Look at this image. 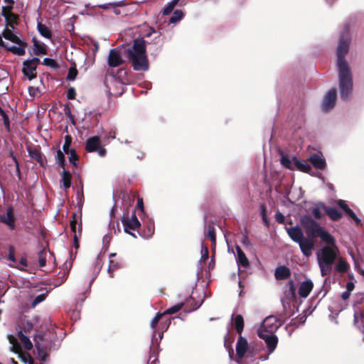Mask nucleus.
I'll return each mask as SVG.
<instances>
[{
    "label": "nucleus",
    "mask_w": 364,
    "mask_h": 364,
    "mask_svg": "<svg viewBox=\"0 0 364 364\" xmlns=\"http://www.w3.org/2000/svg\"><path fill=\"white\" fill-rule=\"evenodd\" d=\"M154 223L153 221L149 220L146 223V226H145L144 229L141 232H139V235L145 239H149V238L151 237V236L154 235Z\"/></svg>",
    "instance_id": "31"
},
{
    "label": "nucleus",
    "mask_w": 364,
    "mask_h": 364,
    "mask_svg": "<svg viewBox=\"0 0 364 364\" xmlns=\"http://www.w3.org/2000/svg\"><path fill=\"white\" fill-rule=\"evenodd\" d=\"M38 30L40 34L45 38H50L52 37L50 30L46 25L40 22L38 23Z\"/></svg>",
    "instance_id": "38"
},
{
    "label": "nucleus",
    "mask_w": 364,
    "mask_h": 364,
    "mask_svg": "<svg viewBox=\"0 0 364 364\" xmlns=\"http://www.w3.org/2000/svg\"><path fill=\"white\" fill-rule=\"evenodd\" d=\"M8 339L10 343L11 351L16 353L18 358L23 360V327L18 326L15 327V332L8 335Z\"/></svg>",
    "instance_id": "10"
},
{
    "label": "nucleus",
    "mask_w": 364,
    "mask_h": 364,
    "mask_svg": "<svg viewBox=\"0 0 364 364\" xmlns=\"http://www.w3.org/2000/svg\"><path fill=\"white\" fill-rule=\"evenodd\" d=\"M301 252L306 257H309L315 248L314 239L304 237L299 243Z\"/></svg>",
    "instance_id": "14"
},
{
    "label": "nucleus",
    "mask_w": 364,
    "mask_h": 364,
    "mask_svg": "<svg viewBox=\"0 0 364 364\" xmlns=\"http://www.w3.org/2000/svg\"><path fill=\"white\" fill-rule=\"evenodd\" d=\"M338 75L341 97L347 100L353 90V79L349 67L338 68Z\"/></svg>",
    "instance_id": "9"
},
{
    "label": "nucleus",
    "mask_w": 364,
    "mask_h": 364,
    "mask_svg": "<svg viewBox=\"0 0 364 364\" xmlns=\"http://www.w3.org/2000/svg\"><path fill=\"white\" fill-rule=\"evenodd\" d=\"M205 237L209 238L213 245L216 244V232L213 225L209 224L208 225V232L205 233Z\"/></svg>",
    "instance_id": "37"
},
{
    "label": "nucleus",
    "mask_w": 364,
    "mask_h": 364,
    "mask_svg": "<svg viewBox=\"0 0 364 364\" xmlns=\"http://www.w3.org/2000/svg\"><path fill=\"white\" fill-rule=\"evenodd\" d=\"M241 242H242V245L245 246L250 247L252 245L251 242L248 238V236L247 235H243V237H242V240Z\"/></svg>",
    "instance_id": "63"
},
{
    "label": "nucleus",
    "mask_w": 364,
    "mask_h": 364,
    "mask_svg": "<svg viewBox=\"0 0 364 364\" xmlns=\"http://www.w3.org/2000/svg\"><path fill=\"white\" fill-rule=\"evenodd\" d=\"M282 165L289 169H294L293 160L291 161L287 156H283L281 158Z\"/></svg>",
    "instance_id": "41"
},
{
    "label": "nucleus",
    "mask_w": 364,
    "mask_h": 364,
    "mask_svg": "<svg viewBox=\"0 0 364 364\" xmlns=\"http://www.w3.org/2000/svg\"><path fill=\"white\" fill-rule=\"evenodd\" d=\"M0 221L6 224L11 229L14 228V215L12 208H8L6 213L0 214Z\"/></svg>",
    "instance_id": "21"
},
{
    "label": "nucleus",
    "mask_w": 364,
    "mask_h": 364,
    "mask_svg": "<svg viewBox=\"0 0 364 364\" xmlns=\"http://www.w3.org/2000/svg\"><path fill=\"white\" fill-rule=\"evenodd\" d=\"M234 323L237 333L240 336L244 329V318L242 315L238 314L234 318Z\"/></svg>",
    "instance_id": "34"
},
{
    "label": "nucleus",
    "mask_w": 364,
    "mask_h": 364,
    "mask_svg": "<svg viewBox=\"0 0 364 364\" xmlns=\"http://www.w3.org/2000/svg\"><path fill=\"white\" fill-rule=\"evenodd\" d=\"M200 260L205 261L208 258V248L207 246L202 245Z\"/></svg>",
    "instance_id": "57"
},
{
    "label": "nucleus",
    "mask_w": 364,
    "mask_h": 364,
    "mask_svg": "<svg viewBox=\"0 0 364 364\" xmlns=\"http://www.w3.org/2000/svg\"><path fill=\"white\" fill-rule=\"evenodd\" d=\"M122 223L123 225L124 232L131 235L134 237H136V235L129 231V230H138L141 227V223L136 215L135 211L132 213L130 218L128 215H124L122 218Z\"/></svg>",
    "instance_id": "12"
},
{
    "label": "nucleus",
    "mask_w": 364,
    "mask_h": 364,
    "mask_svg": "<svg viewBox=\"0 0 364 364\" xmlns=\"http://www.w3.org/2000/svg\"><path fill=\"white\" fill-rule=\"evenodd\" d=\"M0 114L1 115L4 123L5 127L9 129V118L7 115L6 114L5 112L2 109V108L0 107Z\"/></svg>",
    "instance_id": "58"
},
{
    "label": "nucleus",
    "mask_w": 364,
    "mask_h": 364,
    "mask_svg": "<svg viewBox=\"0 0 364 364\" xmlns=\"http://www.w3.org/2000/svg\"><path fill=\"white\" fill-rule=\"evenodd\" d=\"M24 229L32 235H38L41 230V225L37 219H34L30 223L24 224Z\"/></svg>",
    "instance_id": "30"
},
{
    "label": "nucleus",
    "mask_w": 364,
    "mask_h": 364,
    "mask_svg": "<svg viewBox=\"0 0 364 364\" xmlns=\"http://www.w3.org/2000/svg\"><path fill=\"white\" fill-rule=\"evenodd\" d=\"M149 43L143 38L134 40L131 47L124 50V55L136 71H147L149 68L146 45Z\"/></svg>",
    "instance_id": "2"
},
{
    "label": "nucleus",
    "mask_w": 364,
    "mask_h": 364,
    "mask_svg": "<svg viewBox=\"0 0 364 364\" xmlns=\"http://www.w3.org/2000/svg\"><path fill=\"white\" fill-rule=\"evenodd\" d=\"M248 350V343L246 338L242 337L241 335L237 339L236 344V355L237 357L241 360L244 358L245 353Z\"/></svg>",
    "instance_id": "18"
},
{
    "label": "nucleus",
    "mask_w": 364,
    "mask_h": 364,
    "mask_svg": "<svg viewBox=\"0 0 364 364\" xmlns=\"http://www.w3.org/2000/svg\"><path fill=\"white\" fill-rule=\"evenodd\" d=\"M55 160H56V162L58 164V165L60 167H62L63 168H65V158L63 153L61 151L60 149H58L57 151V154L55 156Z\"/></svg>",
    "instance_id": "40"
},
{
    "label": "nucleus",
    "mask_w": 364,
    "mask_h": 364,
    "mask_svg": "<svg viewBox=\"0 0 364 364\" xmlns=\"http://www.w3.org/2000/svg\"><path fill=\"white\" fill-rule=\"evenodd\" d=\"M293 164L294 168H296L297 170L304 173H309L312 170L311 166L308 164L306 161H301L296 157L293 158Z\"/></svg>",
    "instance_id": "28"
},
{
    "label": "nucleus",
    "mask_w": 364,
    "mask_h": 364,
    "mask_svg": "<svg viewBox=\"0 0 364 364\" xmlns=\"http://www.w3.org/2000/svg\"><path fill=\"white\" fill-rule=\"evenodd\" d=\"M100 146V139L97 136H94L89 138L85 144V150L87 152H94L97 150Z\"/></svg>",
    "instance_id": "27"
},
{
    "label": "nucleus",
    "mask_w": 364,
    "mask_h": 364,
    "mask_svg": "<svg viewBox=\"0 0 364 364\" xmlns=\"http://www.w3.org/2000/svg\"><path fill=\"white\" fill-rule=\"evenodd\" d=\"M319 208L321 207L318 205V207H313L311 209V213L316 220H320L322 218V213Z\"/></svg>",
    "instance_id": "54"
},
{
    "label": "nucleus",
    "mask_w": 364,
    "mask_h": 364,
    "mask_svg": "<svg viewBox=\"0 0 364 364\" xmlns=\"http://www.w3.org/2000/svg\"><path fill=\"white\" fill-rule=\"evenodd\" d=\"M54 336L50 333L36 334L33 337L38 355L41 360H46L49 352L54 348Z\"/></svg>",
    "instance_id": "5"
},
{
    "label": "nucleus",
    "mask_w": 364,
    "mask_h": 364,
    "mask_svg": "<svg viewBox=\"0 0 364 364\" xmlns=\"http://www.w3.org/2000/svg\"><path fill=\"white\" fill-rule=\"evenodd\" d=\"M95 151H97L98 154L102 157L105 156L107 153V150L101 145L99 146V148H97V150H96Z\"/></svg>",
    "instance_id": "64"
},
{
    "label": "nucleus",
    "mask_w": 364,
    "mask_h": 364,
    "mask_svg": "<svg viewBox=\"0 0 364 364\" xmlns=\"http://www.w3.org/2000/svg\"><path fill=\"white\" fill-rule=\"evenodd\" d=\"M336 101V90L333 88L330 90L328 93L326 95L323 101L322 107L325 111H328L334 107Z\"/></svg>",
    "instance_id": "16"
},
{
    "label": "nucleus",
    "mask_w": 364,
    "mask_h": 364,
    "mask_svg": "<svg viewBox=\"0 0 364 364\" xmlns=\"http://www.w3.org/2000/svg\"><path fill=\"white\" fill-rule=\"evenodd\" d=\"M76 92L74 87H70L67 92V98L68 100L75 99Z\"/></svg>",
    "instance_id": "59"
},
{
    "label": "nucleus",
    "mask_w": 364,
    "mask_h": 364,
    "mask_svg": "<svg viewBox=\"0 0 364 364\" xmlns=\"http://www.w3.org/2000/svg\"><path fill=\"white\" fill-rule=\"evenodd\" d=\"M36 67L31 65L27 60L24 61V76L27 77L29 80L36 77Z\"/></svg>",
    "instance_id": "32"
},
{
    "label": "nucleus",
    "mask_w": 364,
    "mask_h": 364,
    "mask_svg": "<svg viewBox=\"0 0 364 364\" xmlns=\"http://www.w3.org/2000/svg\"><path fill=\"white\" fill-rule=\"evenodd\" d=\"M42 286H43V284H42L41 282L39 281V279L36 277H24V293L31 289H34V291H36L37 288H39Z\"/></svg>",
    "instance_id": "19"
},
{
    "label": "nucleus",
    "mask_w": 364,
    "mask_h": 364,
    "mask_svg": "<svg viewBox=\"0 0 364 364\" xmlns=\"http://www.w3.org/2000/svg\"><path fill=\"white\" fill-rule=\"evenodd\" d=\"M125 6V3L123 1H114V2H112V3H108V4H105L99 5L98 6L100 8H101V9H107L109 6H112V7H122V6Z\"/></svg>",
    "instance_id": "46"
},
{
    "label": "nucleus",
    "mask_w": 364,
    "mask_h": 364,
    "mask_svg": "<svg viewBox=\"0 0 364 364\" xmlns=\"http://www.w3.org/2000/svg\"><path fill=\"white\" fill-rule=\"evenodd\" d=\"M43 64L44 65H46L48 67H50V68H52L54 69H57L59 68L58 63L55 60H53L52 58H44L43 61Z\"/></svg>",
    "instance_id": "48"
},
{
    "label": "nucleus",
    "mask_w": 364,
    "mask_h": 364,
    "mask_svg": "<svg viewBox=\"0 0 364 364\" xmlns=\"http://www.w3.org/2000/svg\"><path fill=\"white\" fill-rule=\"evenodd\" d=\"M180 0H172L166 8L163 10V14L164 16L169 15L172 11L173 10L174 7L177 5Z\"/></svg>",
    "instance_id": "43"
},
{
    "label": "nucleus",
    "mask_w": 364,
    "mask_h": 364,
    "mask_svg": "<svg viewBox=\"0 0 364 364\" xmlns=\"http://www.w3.org/2000/svg\"><path fill=\"white\" fill-rule=\"evenodd\" d=\"M235 341V336L232 334H230L229 332L224 337V346L226 348H230L232 347V343Z\"/></svg>",
    "instance_id": "44"
},
{
    "label": "nucleus",
    "mask_w": 364,
    "mask_h": 364,
    "mask_svg": "<svg viewBox=\"0 0 364 364\" xmlns=\"http://www.w3.org/2000/svg\"><path fill=\"white\" fill-rule=\"evenodd\" d=\"M275 220L279 224H283L284 223V216L282 213L277 211L275 214Z\"/></svg>",
    "instance_id": "60"
},
{
    "label": "nucleus",
    "mask_w": 364,
    "mask_h": 364,
    "mask_svg": "<svg viewBox=\"0 0 364 364\" xmlns=\"http://www.w3.org/2000/svg\"><path fill=\"white\" fill-rule=\"evenodd\" d=\"M235 249L237 255V262L238 265L244 268H247L250 266V262L240 246L237 245Z\"/></svg>",
    "instance_id": "29"
},
{
    "label": "nucleus",
    "mask_w": 364,
    "mask_h": 364,
    "mask_svg": "<svg viewBox=\"0 0 364 364\" xmlns=\"http://www.w3.org/2000/svg\"><path fill=\"white\" fill-rule=\"evenodd\" d=\"M260 210H261V215H262L263 221L266 223V225H268L266 205L264 204H262L260 205Z\"/></svg>",
    "instance_id": "55"
},
{
    "label": "nucleus",
    "mask_w": 364,
    "mask_h": 364,
    "mask_svg": "<svg viewBox=\"0 0 364 364\" xmlns=\"http://www.w3.org/2000/svg\"><path fill=\"white\" fill-rule=\"evenodd\" d=\"M321 207V209L324 210L326 214L329 217V218L333 221H338L343 217V214L338 211L337 209L331 207H328L326 205L323 203H319L318 204Z\"/></svg>",
    "instance_id": "17"
},
{
    "label": "nucleus",
    "mask_w": 364,
    "mask_h": 364,
    "mask_svg": "<svg viewBox=\"0 0 364 364\" xmlns=\"http://www.w3.org/2000/svg\"><path fill=\"white\" fill-rule=\"evenodd\" d=\"M291 276V270L289 267L282 265L276 268L274 277L277 280H284Z\"/></svg>",
    "instance_id": "25"
},
{
    "label": "nucleus",
    "mask_w": 364,
    "mask_h": 364,
    "mask_svg": "<svg viewBox=\"0 0 364 364\" xmlns=\"http://www.w3.org/2000/svg\"><path fill=\"white\" fill-rule=\"evenodd\" d=\"M286 230L289 237L296 243H299L304 237L302 230L298 225L286 228Z\"/></svg>",
    "instance_id": "20"
},
{
    "label": "nucleus",
    "mask_w": 364,
    "mask_h": 364,
    "mask_svg": "<svg viewBox=\"0 0 364 364\" xmlns=\"http://www.w3.org/2000/svg\"><path fill=\"white\" fill-rule=\"evenodd\" d=\"M309 161L317 169L324 170L326 168V160L317 154L311 155Z\"/></svg>",
    "instance_id": "23"
},
{
    "label": "nucleus",
    "mask_w": 364,
    "mask_h": 364,
    "mask_svg": "<svg viewBox=\"0 0 364 364\" xmlns=\"http://www.w3.org/2000/svg\"><path fill=\"white\" fill-rule=\"evenodd\" d=\"M314 284L311 280H306L301 283L299 287V295L302 298H306L312 291Z\"/></svg>",
    "instance_id": "22"
},
{
    "label": "nucleus",
    "mask_w": 364,
    "mask_h": 364,
    "mask_svg": "<svg viewBox=\"0 0 364 364\" xmlns=\"http://www.w3.org/2000/svg\"><path fill=\"white\" fill-rule=\"evenodd\" d=\"M117 255L116 253H111L109 255V264L107 268V272L109 274L110 277H114V272L117 269H120L122 267V263L121 261L116 260L112 259V257Z\"/></svg>",
    "instance_id": "26"
},
{
    "label": "nucleus",
    "mask_w": 364,
    "mask_h": 364,
    "mask_svg": "<svg viewBox=\"0 0 364 364\" xmlns=\"http://www.w3.org/2000/svg\"><path fill=\"white\" fill-rule=\"evenodd\" d=\"M50 290L43 286L26 292L24 296V313L31 309L36 308L39 304L46 300L48 297Z\"/></svg>",
    "instance_id": "7"
},
{
    "label": "nucleus",
    "mask_w": 364,
    "mask_h": 364,
    "mask_svg": "<svg viewBox=\"0 0 364 364\" xmlns=\"http://www.w3.org/2000/svg\"><path fill=\"white\" fill-rule=\"evenodd\" d=\"M300 224L304 229L307 237L313 239L319 237L323 243L333 242V236L327 230H326L325 228L321 226L310 215H302L300 218Z\"/></svg>",
    "instance_id": "4"
},
{
    "label": "nucleus",
    "mask_w": 364,
    "mask_h": 364,
    "mask_svg": "<svg viewBox=\"0 0 364 364\" xmlns=\"http://www.w3.org/2000/svg\"><path fill=\"white\" fill-rule=\"evenodd\" d=\"M38 322V317H35L32 321H26V324L24 325V333L31 331L33 328L34 325Z\"/></svg>",
    "instance_id": "52"
},
{
    "label": "nucleus",
    "mask_w": 364,
    "mask_h": 364,
    "mask_svg": "<svg viewBox=\"0 0 364 364\" xmlns=\"http://www.w3.org/2000/svg\"><path fill=\"white\" fill-rule=\"evenodd\" d=\"M77 225V215L75 213H73L72 215V219L70 221V229L74 234L78 233V230H76Z\"/></svg>",
    "instance_id": "53"
},
{
    "label": "nucleus",
    "mask_w": 364,
    "mask_h": 364,
    "mask_svg": "<svg viewBox=\"0 0 364 364\" xmlns=\"http://www.w3.org/2000/svg\"><path fill=\"white\" fill-rule=\"evenodd\" d=\"M349 268L350 265L343 258H340L338 259L337 264L336 266V269L339 273H346Z\"/></svg>",
    "instance_id": "36"
},
{
    "label": "nucleus",
    "mask_w": 364,
    "mask_h": 364,
    "mask_svg": "<svg viewBox=\"0 0 364 364\" xmlns=\"http://www.w3.org/2000/svg\"><path fill=\"white\" fill-rule=\"evenodd\" d=\"M263 327H265L264 324L258 330L257 334L260 338L265 341L269 353H272L277 348L278 338L271 332L263 329Z\"/></svg>",
    "instance_id": "11"
},
{
    "label": "nucleus",
    "mask_w": 364,
    "mask_h": 364,
    "mask_svg": "<svg viewBox=\"0 0 364 364\" xmlns=\"http://www.w3.org/2000/svg\"><path fill=\"white\" fill-rule=\"evenodd\" d=\"M82 235V224L78 226V233H75L73 235V246L75 250L79 248V237Z\"/></svg>",
    "instance_id": "49"
},
{
    "label": "nucleus",
    "mask_w": 364,
    "mask_h": 364,
    "mask_svg": "<svg viewBox=\"0 0 364 364\" xmlns=\"http://www.w3.org/2000/svg\"><path fill=\"white\" fill-rule=\"evenodd\" d=\"M184 16V14L181 10L177 9L173 11L172 16L169 20L170 23H176L181 21Z\"/></svg>",
    "instance_id": "39"
},
{
    "label": "nucleus",
    "mask_w": 364,
    "mask_h": 364,
    "mask_svg": "<svg viewBox=\"0 0 364 364\" xmlns=\"http://www.w3.org/2000/svg\"><path fill=\"white\" fill-rule=\"evenodd\" d=\"M33 348V343L28 337L24 336V350H31Z\"/></svg>",
    "instance_id": "56"
},
{
    "label": "nucleus",
    "mask_w": 364,
    "mask_h": 364,
    "mask_svg": "<svg viewBox=\"0 0 364 364\" xmlns=\"http://www.w3.org/2000/svg\"><path fill=\"white\" fill-rule=\"evenodd\" d=\"M26 148L30 157L37 161L41 167H46V159L41 151V147L38 145L30 144H27Z\"/></svg>",
    "instance_id": "13"
},
{
    "label": "nucleus",
    "mask_w": 364,
    "mask_h": 364,
    "mask_svg": "<svg viewBox=\"0 0 364 364\" xmlns=\"http://www.w3.org/2000/svg\"><path fill=\"white\" fill-rule=\"evenodd\" d=\"M71 143H72L71 136L70 135H66L65 137V143L63 146V150L67 154H68L69 151H70V146L71 145Z\"/></svg>",
    "instance_id": "51"
},
{
    "label": "nucleus",
    "mask_w": 364,
    "mask_h": 364,
    "mask_svg": "<svg viewBox=\"0 0 364 364\" xmlns=\"http://www.w3.org/2000/svg\"><path fill=\"white\" fill-rule=\"evenodd\" d=\"M336 204L345 212V213L352 218L357 224L360 222V220L357 217L355 213L348 207L343 200L339 199L336 200Z\"/></svg>",
    "instance_id": "24"
},
{
    "label": "nucleus",
    "mask_w": 364,
    "mask_h": 364,
    "mask_svg": "<svg viewBox=\"0 0 364 364\" xmlns=\"http://www.w3.org/2000/svg\"><path fill=\"white\" fill-rule=\"evenodd\" d=\"M61 181L65 190L68 189L71 186L72 176L70 171L65 169L63 170Z\"/></svg>",
    "instance_id": "35"
},
{
    "label": "nucleus",
    "mask_w": 364,
    "mask_h": 364,
    "mask_svg": "<svg viewBox=\"0 0 364 364\" xmlns=\"http://www.w3.org/2000/svg\"><path fill=\"white\" fill-rule=\"evenodd\" d=\"M332 243H324L326 245L316 254L318 264L322 277L331 274L332 266L338 257V248L336 246L334 237Z\"/></svg>",
    "instance_id": "3"
},
{
    "label": "nucleus",
    "mask_w": 364,
    "mask_h": 364,
    "mask_svg": "<svg viewBox=\"0 0 364 364\" xmlns=\"http://www.w3.org/2000/svg\"><path fill=\"white\" fill-rule=\"evenodd\" d=\"M136 208L139 209L142 213L144 212L143 198L139 196L137 197Z\"/></svg>",
    "instance_id": "61"
},
{
    "label": "nucleus",
    "mask_w": 364,
    "mask_h": 364,
    "mask_svg": "<svg viewBox=\"0 0 364 364\" xmlns=\"http://www.w3.org/2000/svg\"><path fill=\"white\" fill-rule=\"evenodd\" d=\"M164 316L162 313H157L155 317L151 321V327L154 329V336L156 335V328L161 317Z\"/></svg>",
    "instance_id": "47"
},
{
    "label": "nucleus",
    "mask_w": 364,
    "mask_h": 364,
    "mask_svg": "<svg viewBox=\"0 0 364 364\" xmlns=\"http://www.w3.org/2000/svg\"><path fill=\"white\" fill-rule=\"evenodd\" d=\"M107 63L110 68H116L124 63V60L122 58L121 53L116 48L109 50Z\"/></svg>",
    "instance_id": "15"
},
{
    "label": "nucleus",
    "mask_w": 364,
    "mask_h": 364,
    "mask_svg": "<svg viewBox=\"0 0 364 364\" xmlns=\"http://www.w3.org/2000/svg\"><path fill=\"white\" fill-rule=\"evenodd\" d=\"M183 303L177 304L176 305L173 306L171 308H168V309L164 311L162 314L164 315L176 314L178 311H180L183 308Z\"/></svg>",
    "instance_id": "42"
},
{
    "label": "nucleus",
    "mask_w": 364,
    "mask_h": 364,
    "mask_svg": "<svg viewBox=\"0 0 364 364\" xmlns=\"http://www.w3.org/2000/svg\"><path fill=\"white\" fill-rule=\"evenodd\" d=\"M4 1L8 4L6 6H3L1 11V14L6 22V27L2 33L6 41L0 36V46L5 48L15 55H22L23 41L20 39L18 36L20 32L16 27L18 25V17L11 12L9 9V4L14 1L12 0Z\"/></svg>",
    "instance_id": "1"
},
{
    "label": "nucleus",
    "mask_w": 364,
    "mask_h": 364,
    "mask_svg": "<svg viewBox=\"0 0 364 364\" xmlns=\"http://www.w3.org/2000/svg\"><path fill=\"white\" fill-rule=\"evenodd\" d=\"M12 159H13V161L14 162V164H15V168H16V173L18 176V178L21 179V172H20V169H19V166H18V163L16 159V157L14 156H12Z\"/></svg>",
    "instance_id": "62"
},
{
    "label": "nucleus",
    "mask_w": 364,
    "mask_h": 364,
    "mask_svg": "<svg viewBox=\"0 0 364 364\" xmlns=\"http://www.w3.org/2000/svg\"><path fill=\"white\" fill-rule=\"evenodd\" d=\"M33 53L36 55H46L48 50L44 43L38 42L37 40L33 39Z\"/></svg>",
    "instance_id": "33"
},
{
    "label": "nucleus",
    "mask_w": 364,
    "mask_h": 364,
    "mask_svg": "<svg viewBox=\"0 0 364 364\" xmlns=\"http://www.w3.org/2000/svg\"><path fill=\"white\" fill-rule=\"evenodd\" d=\"M77 75V70L75 65L71 66L69 68L68 73L66 78L68 80L72 81L76 78Z\"/></svg>",
    "instance_id": "50"
},
{
    "label": "nucleus",
    "mask_w": 364,
    "mask_h": 364,
    "mask_svg": "<svg viewBox=\"0 0 364 364\" xmlns=\"http://www.w3.org/2000/svg\"><path fill=\"white\" fill-rule=\"evenodd\" d=\"M350 28L346 24L343 31L340 36L339 43L337 48V64L338 68L348 67L345 55L348 53L350 44Z\"/></svg>",
    "instance_id": "8"
},
{
    "label": "nucleus",
    "mask_w": 364,
    "mask_h": 364,
    "mask_svg": "<svg viewBox=\"0 0 364 364\" xmlns=\"http://www.w3.org/2000/svg\"><path fill=\"white\" fill-rule=\"evenodd\" d=\"M69 161L70 164H72L74 166H77V162L79 160V156L77 154L75 149H71L69 151Z\"/></svg>",
    "instance_id": "45"
},
{
    "label": "nucleus",
    "mask_w": 364,
    "mask_h": 364,
    "mask_svg": "<svg viewBox=\"0 0 364 364\" xmlns=\"http://www.w3.org/2000/svg\"><path fill=\"white\" fill-rule=\"evenodd\" d=\"M47 250L41 245H38L34 253L24 256V272H28L27 269L30 267L31 270H36L39 267H43L46 264Z\"/></svg>",
    "instance_id": "6"
}]
</instances>
